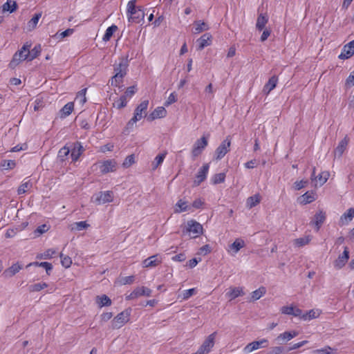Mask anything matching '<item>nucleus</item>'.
I'll use <instances>...</instances> for the list:
<instances>
[{
  "label": "nucleus",
  "mask_w": 354,
  "mask_h": 354,
  "mask_svg": "<svg viewBox=\"0 0 354 354\" xmlns=\"http://www.w3.org/2000/svg\"><path fill=\"white\" fill-rule=\"evenodd\" d=\"M136 0H131L127 6V15L129 22L139 24L145 18V12L140 6H136Z\"/></svg>",
  "instance_id": "f257e3e1"
},
{
  "label": "nucleus",
  "mask_w": 354,
  "mask_h": 354,
  "mask_svg": "<svg viewBox=\"0 0 354 354\" xmlns=\"http://www.w3.org/2000/svg\"><path fill=\"white\" fill-rule=\"evenodd\" d=\"M92 168L99 169L101 174H106L110 172H115L118 168V164L115 159H107L93 164Z\"/></svg>",
  "instance_id": "f03ea898"
},
{
  "label": "nucleus",
  "mask_w": 354,
  "mask_h": 354,
  "mask_svg": "<svg viewBox=\"0 0 354 354\" xmlns=\"http://www.w3.org/2000/svg\"><path fill=\"white\" fill-rule=\"evenodd\" d=\"M149 106V100L142 101L135 109L133 118L128 122L127 127L132 129L133 125L143 117L146 116L147 110Z\"/></svg>",
  "instance_id": "7ed1b4c3"
},
{
  "label": "nucleus",
  "mask_w": 354,
  "mask_h": 354,
  "mask_svg": "<svg viewBox=\"0 0 354 354\" xmlns=\"http://www.w3.org/2000/svg\"><path fill=\"white\" fill-rule=\"evenodd\" d=\"M131 309L127 308L118 314L111 321V328L118 329L122 328L130 320Z\"/></svg>",
  "instance_id": "20e7f679"
},
{
  "label": "nucleus",
  "mask_w": 354,
  "mask_h": 354,
  "mask_svg": "<svg viewBox=\"0 0 354 354\" xmlns=\"http://www.w3.org/2000/svg\"><path fill=\"white\" fill-rule=\"evenodd\" d=\"M216 334V332H214L209 335L194 354H208L210 353L214 346Z\"/></svg>",
  "instance_id": "39448f33"
},
{
  "label": "nucleus",
  "mask_w": 354,
  "mask_h": 354,
  "mask_svg": "<svg viewBox=\"0 0 354 354\" xmlns=\"http://www.w3.org/2000/svg\"><path fill=\"white\" fill-rule=\"evenodd\" d=\"M28 47H30L29 45L25 44L19 50L15 53L12 59L10 64L11 66L15 67L22 61L26 59L28 60L29 53H27V51H28Z\"/></svg>",
  "instance_id": "423d86ee"
},
{
  "label": "nucleus",
  "mask_w": 354,
  "mask_h": 354,
  "mask_svg": "<svg viewBox=\"0 0 354 354\" xmlns=\"http://www.w3.org/2000/svg\"><path fill=\"white\" fill-rule=\"evenodd\" d=\"M208 145V136H202L198 139L194 144L192 149L193 158L199 156Z\"/></svg>",
  "instance_id": "0eeeda50"
},
{
  "label": "nucleus",
  "mask_w": 354,
  "mask_h": 354,
  "mask_svg": "<svg viewBox=\"0 0 354 354\" xmlns=\"http://www.w3.org/2000/svg\"><path fill=\"white\" fill-rule=\"evenodd\" d=\"M231 145V139L230 136H227L224 140L221 142L219 146L215 151L214 158L218 160L222 159L226 153L230 151Z\"/></svg>",
  "instance_id": "6e6552de"
},
{
  "label": "nucleus",
  "mask_w": 354,
  "mask_h": 354,
  "mask_svg": "<svg viewBox=\"0 0 354 354\" xmlns=\"http://www.w3.org/2000/svg\"><path fill=\"white\" fill-rule=\"evenodd\" d=\"M269 345V342L266 338H262L257 341H253L248 344L243 348V351L246 353H250L259 348H267Z\"/></svg>",
  "instance_id": "1a4fd4ad"
},
{
  "label": "nucleus",
  "mask_w": 354,
  "mask_h": 354,
  "mask_svg": "<svg viewBox=\"0 0 354 354\" xmlns=\"http://www.w3.org/2000/svg\"><path fill=\"white\" fill-rule=\"evenodd\" d=\"M187 232L192 235V237H198L200 234H203V225L194 220L188 221L187 223Z\"/></svg>",
  "instance_id": "9d476101"
},
{
  "label": "nucleus",
  "mask_w": 354,
  "mask_h": 354,
  "mask_svg": "<svg viewBox=\"0 0 354 354\" xmlns=\"http://www.w3.org/2000/svg\"><path fill=\"white\" fill-rule=\"evenodd\" d=\"M151 292H152L151 290L147 287H145V286L137 287L128 296H127L126 299L127 300L135 299L141 296L149 297V296H151Z\"/></svg>",
  "instance_id": "9b49d317"
},
{
  "label": "nucleus",
  "mask_w": 354,
  "mask_h": 354,
  "mask_svg": "<svg viewBox=\"0 0 354 354\" xmlns=\"http://www.w3.org/2000/svg\"><path fill=\"white\" fill-rule=\"evenodd\" d=\"M209 169V164L205 163L204 164L198 171L196 174L195 179L194 180V185L198 186L201 183H203L207 176Z\"/></svg>",
  "instance_id": "f8f14e48"
},
{
  "label": "nucleus",
  "mask_w": 354,
  "mask_h": 354,
  "mask_svg": "<svg viewBox=\"0 0 354 354\" xmlns=\"http://www.w3.org/2000/svg\"><path fill=\"white\" fill-rule=\"evenodd\" d=\"M348 259L349 250L348 247L345 246L342 254L339 255L338 258L334 261V267L337 270L342 268L347 263Z\"/></svg>",
  "instance_id": "ddd939ff"
},
{
  "label": "nucleus",
  "mask_w": 354,
  "mask_h": 354,
  "mask_svg": "<svg viewBox=\"0 0 354 354\" xmlns=\"http://www.w3.org/2000/svg\"><path fill=\"white\" fill-rule=\"evenodd\" d=\"M48 287H49V289L46 291L47 293H52L56 289V288L54 285L50 286L49 284H48L46 282H40V283L30 285L28 286V290L30 292H39L46 288H48Z\"/></svg>",
  "instance_id": "4468645a"
},
{
  "label": "nucleus",
  "mask_w": 354,
  "mask_h": 354,
  "mask_svg": "<svg viewBox=\"0 0 354 354\" xmlns=\"http://www.w3.org/2000/svg\"><path fill=\"white\" fill-rule=\"evenodd\" d=\"M243 287L238 286H230L227 288V292L225 293V297L230 300L232 301L240 296H243L245 295L243 291Z\"/></svg>",
  "instance_id": "2eb2a0df"
},
{
  "label": "nucleus",
  "mask_w": 354,
  "mask_h": 354,
  "mask_svg": "<svg viewBox=\"0 0 354 354\" xmlns=\"http://www.w3.org/2000/svg\"><path fill=\"white\" fill-rule=\"evenodd\" d=\"M128 66L129 63L127 58L122 59L118 64L114 66V75L124 77L127 73Z\"/></svg>",
  "instance_id": "dca6fc26"
},
{
  "label": "nucleus",
  "mask_w": 354,
  "mask_h": 354,
  "mask_svg": "<svg viewBox=\"0 0 354 354\" xmlns=\"http://www.w3.org/2000/svg\"><path fill=\"white\" fill-rule=\"evenodd\" d=\"M162 261L160 255L155 254L148 257L142 261L143 268H154L160 265Z\"/></svg>",
  "instance_id": "f3484780"
},
{
  "label": "nucleus",
  "mask_w": 354,
  "mask_h": 354,
  "mask_svg": "<svg viewBox=\"0 0 354 354\" xmlns=\"http://www.w3.org/2000/svg\"><path fill=\"white\" fill-rule=\"evenodd\" d=\"M354 55V39L345 45L339 55L338 57L340 59H346L350 58Z\"/></svg>",
  "instance_id": "a211bd4d"
},
{
  "label": "nucleus",
  "mask_w": 354,
  "mask_h": 354,
  "mask_svg": "<svg viewBox=\"0 0 354 354\" xmlns=\"http://www.w3.org/2000/svg\"><path fill=\"white\" fill-rule=\"evenodd\" d=\"M113 200V193L112 191L100 192L95 198V201L99 204L111 203Z\"/></svg>",
  "instance_id": "6ab92c4d"
},
{
  "label": "nucleus",
  "mask_w": 354,
  "mask_h": 354,
  "mask_svg": "<svg viewBox=\"0 0 354 354\" xmlns=\"http://www.w3.org/2000/svg\"><path fill=\"white\" fill-rule=\"evenodd\" d=\"M354 218V207H351L346 210L339 218V225L344 226Z\"/></svg>",
  "instance_id": "aec40b11"
},
{
  "label": "nucleus",
  "mask_w": 354,
  "mask_h": 354,
  "mask_svg": "<svg viewBox=\"0 0 354 354\" xmlns=\"http://www.w3.org/2000/svg\"><path fill=\"white\" fill-rule=\"evenodd\" d=\"M325 220L326 213L323 210H319L315 214L313 220L310 222V223L316 227L317 231H319Z\"/></svg>",
  "instance_id": "412c9836"
},
{
  "label": "nucleus",
  "mask_w": 354,
  "mask_h": 354,
  "mask_svg": "<svg viewBox=\"0 0 354 354\" xmlns=\"http://www.w3.org/2000/svg\"><path fill=\"white\" fill-rule=\"evenodd\" d=\"M167 115V111L163 106L156 108L148 117L149 120H154L158 118H163Z\"/></svg>",
  "instance_id": "4be33fe9"
},
{
  "label": "nucleus",
  "mask_w": 354,
  "mask_h": 354,
  "mask_svg": "<svg viewBox=\"0 0 354 354\" xmlns=\"http://www.w3.org/2000/svg\"><path fill=\"white\" fill-rule=\"evenodd\" d=\"M277 82L278 78L277 76L271 77L263 86V93L268 95L276 87Z\"/></svg>",
  "instance_id": "5701e85b"
},
{
  "label": "nucleus",
  "mask_w": 354,
  "mask_h": 354,
  "mask_svg": "<svg viewBox=\"0 0 354 354\" xmlns=\"http://www.w3.org/2000/svg\"><path fill=\"white\" fill-rule=\"evenodd\" d=\"M84 151V147L80 142H77L74 145L73 148L71 151V158L73 162H75L78 160L80 156Z\"/></svg>",
  "instance_id": "b1692460"
},
{
  "label": "nucleus",
  "mask_w": 354,
  "mask_h": 354,
  "mask_svg": "<svg viewBox=\"0 0 354 354\" xmlns=\"http://www.w3.org/2000/svg\"><path fill=\"white\" fill-rule=\"evenodd\" d=\"M212 35L209 33L203 35L198 40V50H202L205 47L208 46L212 42Z\"/></svg>",
  "instance_id": "393cba45"
},
{
  "label": "nucleus",
  "mask_w": 354,
  "mask_h": 354,
  "mask_svg": "<svg viewBox=\"0 0 354 354\" xmlns=\"http://www.w3.org/2000/svg\"><path fill=\"white\" fill-rule=\"evenodd\" d=\"M22 266L19 263H14L3 272V274L6 277H12L19 272Z\"/></svg>",
  "instance_id": "a878e982"
},
{
  "label": "nucleus",
  "mask_w": 354,
  "mask_h": 354,
  "mask_svg": "<svg viewBox=\"0 0 354 354\" xmlns=\"http://www.w3.org/2000/svg\"><path fill=\"white\" fill-rule=\"evenodd\" d=\"M348 143V139L347 137H345L344 139H342L335 149V156L340 158L346 150Z\"/></svg>",
  "instance_id": "bb28decb"
},
{
  "label": "nucleus",
  "mask_w": 354,
  "mask_h": 354,
  "mask_svg": "<svg viewBox=\"0 0 354 354\" xmlns=\"http://www.w3.org/2000/svg\"><path fill=\"white\" fill-rule=\"evenodd\" d=\"M314 201H315V197L313 192H307L298 198L299 203L303 205L310 203Z\"/></svg>",
  "instance_id": "cd10ccee"
},
{
  "label": "nucleus",
  "mask_w": 354,
  "mask_h": 354,
  "mask_svg": "<svg viewBox=\"0 0 354 354\" xmlns=\"http://www.w3.org/2000/svg\"><path fill=\"white\" fill-rule=\"evenodd\" d=\"M298 335V332L295 330L292 331H286L284 333H282L279 334L277 337V341H282V342H288L292 338L297 337Z\"/></svg>",
  "instance_id": "c85d7f7f"
},
{
  "label": "nucleus",
  "mask_w": 354,
  "mask_h": 354,
  "mask_svg": "<svg viewBox=\"0 0 354 354\" xmlns=\"http://www.w3.org/2000/svg\"><path fill=\"white\" fill-rule=\"evenodd\" d=\"M32 187V183L30 180L25 178L20 186L18 187L17 193L19 195L24 194L29 191Z\"/></svg>",
  "instance_id": "c756f323"
},
{
  "label": "nucleus",
  "mask_w": 354,
  "mask_h": 354,
  "mask_svg": "<svg viewBox=\"0 0 354 354\" xmlns=\"http://www.w3.org/2000/svg\"><path fill=\"white\" fill-rule=\"evenodd\" d=\"M322 311L319 309H312L306 312L302 316V320L310 321L317 318L321 315Z\"/></svg>",
  "instance_id": "7c9ffc66"
},
{
  "label": "nucleus",
  "mask_w": 354,
  "mask_h": 354,
  "mask_svg": "<svg viewBox=\"0 0 354 354\" xmlns=\"http://www.w3.org/2000/svg\"><path fill=\"white\" fill-rule=\"evenodd\" d=\"M190 209V206L187 205V203L183 199H180L177 201L175 205L174 212L175 213H181L183 212H186Z\"/></svg>",
  "instance_id": "2f4dec72"
},
{
  "label": "nucleus",
  "mask_w": 354,
  "mask_h": 354,
  "mask_svg": "<svg viewBox=\"0 0 354 354\" xmlns=\"http://www.w3.org/2000/svg\"><path fill=\"white\" fill-rule=\"evenodd\" d=\"M261 201V196L259 194H254L248 198L246 201V207L251 209L257 205Z\"/></svg>",
  "instance_id": "473e14b6"
},
{
  "label": "nucleus",
  "mask_w": 354,
  "mask_h": 354,
  "mask_svg": "<svg viewBox=\"0 0 354 354\" xmlns=\"http://www.w3.org/2000/svg\"><path fill=\"white\" fill-rule=\"evenodd\" d=\"M167 152L166 151H163L161 153H159L156 156L154 160L152 162V169L156 170L160 165L163 162Z\"/></svg>",
  "instance_id": "72a5a7b5"
},
{
  "label": "nucleus",
  "mask_w": 354,
  "mask_h": 354,
  "mask_svg": "<svg viewBox=\"0 0 354 354\" xmlns=\"http://www.w3.org/2000/svg\"><path fill=\"white\" fill-rule=\"evenodd\" d=\"M96 302L100 308L111 305V299L106 295L97 296L96 298Z\"/></svg>",
  "instance_id": "f704fd0d"
},
{
  "label": "nucleus",
  "mask_w": 354,
  "mask_h": 354,
  "mask_svg": "<svg viewBox=\"0 0 354 354\" xmlns=\"http://www.w3.org/2000/svg\"><path fill=\"white\" fill-rule=\"evenodd\" d=\"M268 21V18L266 16L263 15V14H260L257 20V29L259 31L263 30Z\"/></svg>",
  "instance_id": "c9c22d12"
},
{
  "label": "nucleus",
  "mask_w": 354,
  "mask_h": 354,
  "mask_svg": "<svg viewBox=\"0 0 354 354\" xmlns=\"http://www.w3.org/2000/svg\"><path fill=\"white\" fill-rule=\"evenodd\" d=\"M245 246V242L241 239H236L229 247L234 254H236L242 248Z\"/></svg>",
  "instance_id": "e433bc0d"
},
{
  "label": "nucleus",
  "mask_w": 354,
  "mask_h": 354,
  "mask_svg": "<svg viewBox=\"0 0 354 354\" xmlns=\"http://www.w3.org/2000/svg\"><path fill=\"white\" fill-rule=\"evenodd\" d=\"M209 29V26L205 22L201 21H196L194 22V28L193 32L194 34H199L203 30H207Z\"/></svg>",
  "instance_id": "4c0bfd02"
},
{
  "label": "nucleus",
  "mask_w": 354,
  "mask_h": 354,
  "mask_svg": "<svg viewBox=\"0 0 354 354\" xmlns=\"http://www.w3.org/2000/svg\"><path fill=\"white\" fill-rule=\"evenodd\" d=\"M266 292L265 287L261 286L251 293V300L257 301L262 297Z\"/></svg>",
  "instance_id": "58836bf2"
},
{
  "label": "nucleus",
  "mask_w": 354,
  "mask_h": 354,
  "mask_svg": "<svg viewBox=\"0 0 354 354\" xmlns=\"http://www.w3.org/2000/svg\"><path fill=\"white\" fill-rule=\"evenodd\" d=\"M74 109V103L72 102H68L66 104L63 108L61 109V115L63 118H66L73 111Z\"/></svg>",
  "instance_id": "ea45409f"
},
{
  "label": "nucleus",
  "mask_w": 354,
  "mask_h": 354,
  "mask_svg": "<svg viewBox=\"0 0 354 354\" xmlns=\"http://www.w3.org/2000/svg\"><path fill=\"white\" fill-rule=\"evenodd\" d=\"M118 30V26L116 25H111L109 26L105 31V33L103 36V41H108L111 38L113 33Z\"/></svg>",
  "instance_id": "a19ab883"
},
{
  "label": "nucleus",
  "mask_w": 354,
  "mask_h": 354,
  "mask_svg": "<svg viewBox=\"0 0 354 354\" xmlns=\"http://www.w3.org/2000/svg\"><path fill=\"white\" fill-rule=\"evenodd\" d=\"M196 288H190L187 290H183L178 297V299L181 300H187L192 295L196 294Z\"/></svg>",
  "instance_id": "79ce46f5"
},
{
  "label": "nucleus",
  "mask_w": 354,
  "mask_h": 354,
  "mask_svg": "<svg viewBox=\"0 0 354 354\" xmlns=\"http://www.w3.org/2000/svg\"><path fill=\"white\" fill-rule=\"evenodd\" d=\"M2 7L3 11H8L12 13L17 9V5L15 1L7 0Z\"/></svg>",
  "instance_id": "37998d69"
},
{
  "label": "nucleus",
  "mask_w": 354,
  "mask_h": 354,
  "mask_svg": "<svg viewBox=\"0 0 354 354\" xmlns=\"http://www.w3.org/2000/svg\"><path fill=\"white\" fill-rule=\"evenodd\" d=\"M41 17V13L35 14L32 19L28 22V27L30 30L35 29L38 24L39 19Z\"/></svg>",
  "instance_id": "c03bdc74"
},
{
  "label": "nucleus",
  "mask_w": 354,
  "mask_h": 354,
  "mask_svg": "<svg viewBox=\"0 0 354 354\" xmlns=\"http://www.w3.org/2000/svg\"><path fill=\"white\" fill-rule=\"evenodd\" d=\"M124 77H120L118 75H113L111 80V85L115 87H118L119 88H122L123 87V78Z\"/></svg>",
  "instance_id": "a18cd8bd"
},
{
  "label": "nucleus",
  "mask_w": 354,
  "mask_h": 354,
  "mask_svg": "<svg viewBox=\"0 0 354 354\" xmlns=\"http://www.w3.org/2000/svg\"><path fill=\"white\" fill-rule=\"evenodd\" d=\"M311 240L310 236H306L304 237H300L294 240V244L297 247H303L307 245Z\"/></svg>",
  "instance_id": "49530a36"
},
{
  "label": "nucleus",
  "mask_w": 354,
  "mask_h": 354,
  "mask_svg": "<svg viewBox=\"0 0 354 354\" xmlns=\"http://www.w3.org/2000/svg\"><path fill=\"white\" fill-rule=\"evenodd\" d=\"M128 100L126 98V96L121 95L117 100L113 103V106L116 107L118 109H121L125 107L127 104Z\"/></svg>",
  "instance_id": "de8ad7c7"
},
{
  "label": "nucleus",
  "mask_w": 354,
  "mask_h": 354,
  "mask_svg": "<svg viewBox=\"0 0 354 354\" xmlns=\"http://www.w3.org/2000/svg\"><path fill=\"white\" fill-rule=\"evenodd\" d=\"M225 173H219L214 174L211 178V182L214 185H217L222 183L225 181Z\"/></svg>",
  "instance_id": "09e8293b"
},
{
  "label": "nucleus",
  "mask_w": 354,
  "mask_h": 354,
  "mask_svg": "<svg viewBox=\"0 0 354 354\" xmlns=\"http://www.w3.org/2000/svg\"><path fill=\"white\" fill-rule=\"evenodd\" d=\"M40 52H41V46L40 45L35 46L31 50V51H30V50L28 49V51H27V53H29L28 60L32 61V59L36 58L39 55Z\"/></svg>",
  "instance_id": "8fccbe9b"
},
{
  "label": "nucleus",
  "mask_w": 354,
  "mask_h": 354,
  "mask_svg": "<svg viewBox=\"0 0 354 354\" xmlns=\"http://www.w3.org/2000/svg\"><path fill=\"white\" fill-rule=\"evenodd\" d=\"M88 226L89 225L86 221H79L72 224L71 230L81 231L84 229H86Z\"/></svg>",
  "instance_id": "3c124183"
},
{
  "label": "nucleus",
  "mask_w": 354,
  "mask_h": 354,
  "mask_svg": "<svg viewBox=\"0 0 354 354\" xmlns=\"http://www.w3.org/2000/svg\"><path fill=\"white\" fill-rule=\"evenodd\" d=\"M329 173L328 171H322L318 176L316 182L319 184L320 186L323 185L328 179Z\"/></svg>",
  "instance_id": "603ef678"
},
{
  "label": "nucleus",
  "mask_w": 354,
  "mask_h": 354,
  "mask_svg": "<svg viewBox=\"0 0 354 354\" xmlns=\"http://www.w3.org/2000/svg\"><path fill=\"white\" fill-rule=\"evenodd\" d=\"M15 166H16V162L15 160H5L1 164V167L3 169H6V170L12 169L15 168Z\"/></svg>",
  "instance_id": "864d4df0"
},
{
  "label": "nucleus",
  "mask_w": 354,
  "mask_h": 354,
  "mask_svg": "<svg viewBox=\"0 0 354 354\" xmlns=\"http://www.w3.org/2000/svg\"><path fill=\"white\" fill-rule=\"evenodd\" d=\"M135 163V156L133 154H131L124 159L122 167L124 168L130 167L133 164Z\"/></svg>",
  "instance_id": "5fc2aeb1"
},
{
  "label": "nucleus",
  "mask_w": 354,
  "mask_h": 354,
  "mask_svg": "<svg viewBox=\"0 0 354 354\" xmlns=\"http://www.w3.org/2000/svg\"><path fill=\"white\" fill-rule=\"evenodd\" d=\"M74 30L73 29L68 28L62 32H57L54 37L59 39H62L66 37H68L73 33Z\"/></svg>",
  "instance_id": "6e6d98bb"
},
{
  "label": "nucleus",
  "mask_w": 354,
  "mask_h": 354,
  "mask_svg": "<svg viewBox=\"0 0 354 354\" xmlns=\"http://www.w3.org/2000/svg\"><path fill=\"white\" fill-rule=\"evenodd\" d=\"M333 351V349L330 346H326L324 348L313 351V354H331Z\"/></svg>",
  "instance_id": "4d7b16f0"
},
{
  "label": "nucleus",
  "mask_w": 354,
  "mask_h": 354,
  "mask_svg": "<svg viewBox=\"0 0 354 354\" xmlns=\"http://www.w3.org/2000/svg\"><path fill=\"white\" fill-rule=\"evenodd\" d=\"M60 258H61V263L62 265L65 267L66 268H68L71 266L72 263L71 259L68 256H64L63 254H60Z\"/></svg>",
  "instance_id": "13d9d810"
},
{
  "label": "nucleus",
  "mask_w": 354,
  "mask_h": 354,
  "mask_svg": "<svg viewBox=\"0 0 354 354\" xmlns=\"http://www.w3.org/2000/svg\"><path fill=\"white\" fill-rule=\"evenodd\" d=\"M48 230H49V227L46 224H43L41 225L38 226L36 228V230L34 231V233H35V236H38L45 233Z\"/></svg>",
  "instance_id": "bf43d9fd"
},
{
  "label": "nucleus",
  "mask_w": 354,
  "mask_h": 354,
  "mask_svg": "<svg viewBox=\"0 0 354 354\" xmlns=\"http://www.w3.org/2000/svg\"><path fill=\"white\" fill-rule=\"evenodd\" d=\"M136 87L135 86H129L127 88L126 92L124 93L123 96H126V98L130 99L131 97L136 93Z\"/></svg>",
  "instance_id": "052dcab7"
},
{
  "label": "nucleus",
  "mask_w": 354,
  "mask_h": 354,
  "mask_svg": "<svg viewBox=\"0 0 354 354\" xmlns=\"http://www.w3.org/2000/svg\"><path fill=\"white\" fill-rule=\"evenodd\" d=\"M293 309L294 306H284L281 308L280 311L282 314L292 315Z\"/></svg>",
  "instance_id": "680f3d73"
},
{
  "label": "nucleus",
  "mask_w": 354,
  "mask_h": 354,
  "mask_svg": "<svg viewBox=\"0 0 354 354\" xmlns=\"http://www.w3.org/2000/svg\"><path fill=\"white\" fill-rule=\"evenodd\" d=\"M177 100L176 95L174 93H170L168 98L165 102V106H168L171 105V104L176 102Z\"/></svg>",
  "instance_id": "e2e57ef3"
},
{
  "label": "nucleus",
  "mask_w": 354,
  "mask_h": 354,
  "mask_svg": "<svg viewBox=\"0 0 354 354\" xmlns=\"http://www.w3.org/2000/svg\"><path fill=\"white\" fill-rule=\"evenodd\" d=\"M70 151H71L68 147H64L59 149L58 156L63 160L66 156H67L69 154Z\"/></svg>",
  "instance_id": "0e129e2a"
},
{
  "label": "nucleus",
  "mask_w": 354,
  "mask_h": 354,
  "mask_svg": "<svg viewBox=\"0 0 354 354\" xmlns=\"http://www.w3.org/2000/svg\"><path fill=\"white\" fill-rule=\"evenodd\" d=\"M346 86L347 87H351L354 86V70L350 73L348 77L346 78Z\"/></svg>",
  "instance_id": "69168bd1"
},
{
  "label": "nucleus",
  "mask_w": 354,
  "mask_h": 354,
  "mask_svg": "<svg viewBox=\"0 0 354 354\" xmlns=\"http://www.w3.org/2000/svg\"><path fill=\"white\" fill-rule=\"evenodd\" d=\"M284 348L282 346H274L268 353V354H283Z\"/></svg>",
  "instance_id": "338daca9"
},
{
  "label": "nucleus",
  "mask_w": 354,
  "mask_h": 354,
  "mask_svg": "<svg viewBox=\"0 0 354 354\" xmlns=\"http://www.w3.org/2000/svg\"><path fill=\"white\" fill-rule=\"evenodd\" d=\"M56 250L54 249H48L44 252V259H49L53 257V256L56 254Z\"/></svg>",
  "instance_id": "774afa93"
}]
</instances>
